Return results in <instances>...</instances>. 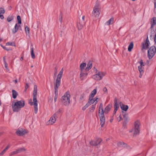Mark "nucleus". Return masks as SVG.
<instances>
[{
	"label": "nucleus",
	"instance_id": "41",
	"mask_svg": "<svg viewBox=\"0 0 156 156\" xmlns=\"http://www.w3.org/2000/svg\"><path fill=\"white\" fill-rule=\"evenodd\" d=\"M18 154V153L17 150H16V151H14L10 153L9 154V155L10 156H12L13 155H14L15 154Z\"/></svg>",
	"mask_w": 156,
	"mask_h": 156
},
{
	"label": "nucleus",
	"instance_id": "50",
	"mask_svg": "<svg viewBox=\"0 0 156 156\" xmlns=\"http://www.w3.org/2000/svg\"><path fill=\"white\" fill-rule=\"evenodd\" d=\"M154 12L155 13H156V0H154Z\"/></svg>",
	"mask_w": 156,
	"mask_h": 156
},
{
	"label": "nucleus",
	"instance_id": "53",
	"mask_svg": "<svg viewBox=\"0 0 156 156\" xmlns=\"http://www.w3.org/2000/svg\"><path fill=\"white\" fill-rule=\"evenodd\" d=\"M127 123V122H124L123 123L122 126L123 127H124V128H125V127H126Z\"/></svg>",
	"mask_w": 156,
	"mask_h": 156
},
{
	"label": "nucleus",
	"instance_id": "5",
	"mask_svg": "<svg viewBox=\"0 0 156 156\" xmlns=\"http://www.w3.org/2000/svg\"><path fill=\"white\" fill-rule=\"evenodd\" d=\"M140 122L138 120H137L135 122L134 128V132L133 133L134 136H136L139 134L140 131Z\"/></svg>",
	"mask_w": 156,
	"mask_h": 156
},
{
	"label": "nucleus",
	"instance_id": "30",
	"mask_svg": "<svg viewBox=\"0 0 156 156\" xmlns=\"http://www.w3.org/2000/svg\"><path fill=\"white\" fill-rule=\"evenodd\" d=\"M18 153H20L21 152L24 151H26V149L24 147L20 148L16 150Z\"/></svg>",
	"mask_w": 156,
	"mask_h": 156
},
{
	"label": "nucleus",
	"instance_id": "47",
	"mask_svg": "<svg viewBox=\"0 0 156 156\" xmlns=\"http://www.w3.org/2000/svg\"><path fill=\"white\" fill-rule=\"evenodd\" d=\"M95 100L94 101V99H92V100H91V101H88V102L89 103V104L90 105L91 104H92L94 102H95Z\"/></svg>",
	"mask_w": 156,
	"mask_h": 156
},
{
	"label": "nucleus",
	"instance_id": "60",
	"mask_svg": "<svg viewBox=\"0 0 156 156\" xmlns=\"http://www.w3.org/2000/svg\"><path fill=\"white\" fill-rule=\"evenodd\" d=\"M10 147V146L9 145L7 146L4 149L6 151Z\"/></svg>",
	"mask_w": 156,
	"mask_h": 156
},
{
	"label": "nucleus",
	"instance_id": "48",
	"mask_svg": "<svg viewBox=\"0 0 156 156\" xmlns=\"http://www.w3.org/2000/svg\"><path fill=\"white\" fill-rule=\"evenodd\" d=\"M103 90L105 94H107V89L106 87H105L103 88Z\"/></svg>",
	"mask_w": 156,
	"mask_h": 156
},
{
	"label": "nucleus",
	"instance_id": "51",
	"mask_svg": "<svg viewBox=\"0 0 156 156\" xmlns=\"http://www.w3.org/2000/svg\"><path fill=\"white\" fill-rule=\"evenodd\" d=\"M29 87V86L28 83H27L26 84V86L25 87V90H24L26 92V91L27 89Z\"/></svg>",
	"mask_w": 156,
	"mask_h": 156
},
{
	"label": "nucleus",
	"instance_id": "57",
	"mask_svg": "<svg viewBox=\"0 0 156 156\" xmlns=\"http://www.w3.org/2000/svg\"><path fill=\"white\" fill-rule=\"evenodd\" d=\"M93 97H94L92 96H91L90 95V96H89V98L88 99V101H91V100H92V99H93Z\"/></svg>",
	"mask_w": 156,
	"mask_h": 156
},
{
	"label": "nucleus",
	"instance_id": "15",
	"mask_svg": "<svg viewBox=\"0 0 156 156\" xmlns=\"http://www.w3.org/2000/svg\"><path fill=\"white\" fill-rule=\"evenodd\" d=\"M117 145L118 147H120L122 146L124 147H126L127 148L129 147V146L128 145L126 144L124 142H118Z\"/></svg>",
	"mask_w": 156,
	"mask_h": 156
},
{
	"label": "nucleus",
	"instance_id": "11",
	"mask_svg": "<svg viewBox=\"0 0 156 156\" xmlns=\"http://www.w3.org/2000/svg\"><path fill=\"white\" fill-rule=\"evenodd\" d=\"M121 109L123 111H126L129 108L128 106L126 105H125L121 102L119 103Z\"/></svg>",
	"mask_w": 156,
	"mask_h": 156
},
{
	"label": "nucleus",
	"instance_id": "2",
	"mask_svg": "<svg viewBox=\"0 0 156 156\" xmlns=\"http://www.w3.org/2000/svg\"><path fill=\"white\" fill-rule=\"evenodd\" d=\"M25 105V101L23 100L18 101L16 102L14 105H12V108L14 112H19L21 108L24 107Z\"/></svg>",
	"mask_w": 156,
	"mask_h": 156
},
{
	"label": "nucleus",
	"instance_id": "35",
	"mask_svg": "<svg viewBox=\"0 0 156 156\" xmlns=\"http://www.w3.org/2000/svg\"><path fill=\"white\" fill-rule=\"evenodd\" d=\"M17 19L19 24H21V20L20 16L18 15L17 17Z\"/></svg>",
	"mask_w": 156,
	"mask_h": 156
},
{
	"label": "nucleus",
	"instance_id": "49",
	"mask_svg": "<svg viewBox=\"0 0 156 156\" xmlns=\"http://www.w3.org/2000/svg\"><path fill=\"white\" fill-rule=\"evenodd\" d=\"M57 69L56 67H55V71H54V75L55 76H56V75L57 74Z\"/></svg>",
	"mask_w": 156,
	"mask_h": 156
},
{
	"label": "nucleus",
	"instance_id": "6",
	"mask_svg": "<svg viewBox=\"0 0 156 156\" xmlns=\"http://www.w3.org/2000/svg\"><path fill=\"white\" fill-rule=\"evenodd\" d=\"M99 4L98 3H97L93 9V11L92 12V14L93 16L96 17H98L100 14L99 12Z\"/></svg>",
	"mask_w": 156,
	"mask_h": 156
},
{
	"label": "nucleus",
	"instance_id": "9",
	"mask_svg": "<svg viewBox=\"0 0 156 156\" xmlns=\"http://www.w3.org/2000/svg\"><path fill=\"white\" fill-rule=\"evenodd\" d=\"M150 44V41L148 40V36L147 37V39L146 40L145 42H143L142 43L143 47H142V50L145 49L147 50L149 48V46Z\"/></svg>",
	"mask_w": 156,
	"mask_h": 156
},
{
	"label": "nucleus",
	"instance_id": "55",
	"mask_svg": "<svg viewBox=\"0 0 156 156\" xmlns=\"http://www.w3.org/2000/svg\"><path fill=\"white\" fill-rule=\"evenodd\" d=\"M4 63L5 67L6 69H7L9 70L8 68V64L6 62H5Z\"/></svg>",
	"mask_w": 156,
	"mask_h": 156
},
{
	"label": "nucleus",
	"instance_id": "45",
	"mask_svg": "<svg viewBox=\"0 0 156 156\" xmlns=\"http://www.w3.org/2000/svg\"><path fill=\"white\" fill-rule=\"evenodd\" d=\"M85 97V94H83L81 95L80 96V101H82L83 99Z\"/></svg>",
	"mask_w": 156,
	"mask_h": 156
},
{
	"label": "nucleus",
	"instance_id": "32",
	"mask_svg": "<svg viewBox=\"0 0 156 156\" xmlns=\"http://www.w3.org/2000/svg\"><path fill=\"white\" fill-rule=\"evenodd\" d=\"M85 75V73H84V70H80V77L81 80H83V78L82 77Z\"/></svg>",
	"mask_w": 156,
	"mask_h": 156
},
{
	"label": "nucleus",
	"instance_id": "39",
	"mask_svg": "<svg viewBox=\"0 0 156 156\" xmlns=\"http://www.w3.org/2000/svg\"><path fill=\"white\" fill-rule=\"evenodd\" d=\"M95 105H92V107L90 108V112H93L94 111V110L95 109Z\"/></svg>",
	"mask_w": 156,
	"mask_h": 156
},
{
	"label": "nucleus",
	"instance_id": "26",
	"mask_svg": "<svg viewBox=\"0 0 156 156\" xmlns=\"http://www.w3.org/2000/svg\"><path fill=\"white\" fill-rule=\"evenodd\" d=\"M133 42H131L128 46V51H132V50L133 49Z\"/></svg>",
	"mask_w": 156,
	"mask_h": 156
},
{
	"label": "nucleus",
	"instance_id": "18",
	"mask_svg": "<svg viewBox=\"0 0 156 156\" xmlns=\"http://www.w3.org/2000/svg\"><path fill=\"white\" fill-rule=\"evenodd\" d=\"M62 77V76L58 75V77L56 80L55 84L60 85L61 83V79Z\"/></svg>",
	"mask_w": 156,
	"mask_h": 156
},
{
	"label": "nucleus",
	"instance_id": "12",
	"mask_svg": "<svg viewBox=\"0 0 156 156\" xmlns=\"http://www.w3.org/2000/svg\"><path fill=\"white\" fill-rule=\"evenodd\" d=\"M151 29H152L153 28L154 26L156 24V17H154L151 19Z\"/></svg>",
	"mask_w": 156,
	"mask_h": 156
},
{
	"label": "nucleus",
	"instance_id": "22",
	"mask_svg": "<svg viewBox=\"0 0 156 156\" xmlns=\"http://www.w3.org/2000/svg\"><path fill=\"white\" fill-rule=\"evenodd\" d=\"M60 85L55 84L54 87L55 89V96H58V88Z\"/></svg>",
	"mask_w": 156,
	"mask_h": 156
},
{
	"label": "nucleus",
	"instance_id": "36",
	"mask_svg": "<svg viewBox=\"0 0 156 156\" xmlns=\"http://www.w3.org/2000/svg\"><path fill=\"white\" fill-rule=\"evenodd\" d=\"M90 105L89 104V103L87 102L86 104V105L83 107V108H82V110L83 111H84Z\"/></svg>",
	"mask_w": 156,
	"mask_h": 156
},
{
	"label": "nucleus",
	"instance_id": "17",
	"mask_svg": "<svg viewBox=\"0 0 156 156\" xmlns=\"http://www.w3.org/2000/svg\"><path fill=\"white\" fill-rule=\"evenodd\" d=\"M92 67V63L90 61H89L87 65V67L85 69V71H89Z\"/></svg>",
	"mask_w": 156,
	"mask_h": 156
},
{
	"label": "nucleus",
	"instance_id": "61",
	"mask_svg": "<svg viewBox=\"0 0 156 156\" xmlns=\"http://www.w3.org/2000/svg\"><path fill=\"white\" fill-rule=\"evenodd\" d=\"M10 147V146L9 145L7 146L4 149L6 151Z\"/></svg>",
	"mask_w": 156,
	"mask_h": 156
},
{
	"label": "nucleus",
	"instance_id": "40",
	"mask_svg": "<svg viewBox=\"0 0 156 156\" xmlns=\"http://www.w3.org/2000/svg\"><path fill=\"white\" fill-rule=\"evenodd\" d=\"M5 12V10L2 7L0 8V15L4 14Z\"/></svg>",
	"mask_w": 156,
	"mask_h": 156
},
{
	"label": "nucleus",
	"instance_id": "44",
	"mask_svg": "<svg viewBox=\"0 0 156 156\" xmlns=\"http://www.w3.org/2000/svg\"><path fill=\"white\" fill-rule=\"evenodd\" d=\"M59 20L61 23L62 22V14L61 12L59 15Z\"/></svg>",
	"mask_w": 156,
	"mask_h": 156
},
{
	"label": "nucleus",
	"instance_id": "46",
	"mask_svg": "<svg viewBox=\"0 0 156 156\" xmlns=\"http://www.w3.org/2000/svg\"><path fill=\"white\" fill-rule=\"evenodd\" d=\"M13 17L12 16H9L7 18V20L8 22H10L11 20H13Z\"/></svg>",
	"mask_w": 156,
	"mask_h": 156
},
{
	"label": "nucleus",
	"instance_id": "25",
	"mask_svg": "<svg viewBox=\"0 0 156 156\" xmlns=\"http://www.w3.org/2000/svg\"><path fill=\"white\" fill-rule=\"evenodd\" d=\"M98 73L93 76V78L95 80H99L101 79V77H100Z\"/></svg>",
	"mask_w": 156,
	"mask_h": 156
},
{
	"label": "nucleus",
	"instance_id": "24",
	"mask_svg": "<svg viewBox=\"0 0 156 156\" xmlns=\"http://www.w3.org/2000/svg\"><path fill=\"white\" fill-rule=\"evenodd\" d=\"M31 46L32 47L31 48V55L32 58L34 59L35 58V55L34 51V48L33 47V45L31 43Z\"/></svg>",
	"mask_w": 156,
	"mask_h": 156
},
{
	"label": "nucleus",
	"instance_id": "14",
	"mask_svg": "<svg viewBox=\"0 0 156 156\" xmlns=\"http://www.w3.org/2000/svg\"><path fill=\"white\" fill-rule=\"evenodd\" d=\"M16 133L19 136H22L25 135L27 133L25 131H21L20 130H18L16 132Z\"/></svg>",
	"mask_w": 156,
	"mask_h": 156
},
{
	"label": "nucleus",
	"instance_id": "4",
	"mask_svg": "<svg viewBox=\"0 0 156 156\" xmlns=\"http://www.w3.org/2000/svg\"><path fill=\"white\" fill-rule=\"evenodd\" d=\"M156 52V48L154 46H151L148 50L147 56L150 59L152 58Z\"/></svg>",
	"mask_w": 156,
	"mask_h": 156
},
{
	"label": "nucleus",
	"instance_id": "1",
	"mask_svg": "<svg viewBox=\"0 0 156 156\" xmlns=\"http://www.w3.org/2000/svg\"><path fill=\"white\" fill-rule=\"evenodd\" d=\"M37 87L36 85H34V90L33 93V101L32 102L31 99H30L29 100V103L31 106L33 105H34V111L35 114H37V112L38 108H37Z\"/></svg>",
	"mask_w": 156,
	"mask_h": 156
},
{
	"label": "nucleus",
	"instance_id": "29",
	"mask_svg": "<svg viewBox=\"0 0 156 156\" xmlns=\"http://www.w3.org/2000/svg\"><path fill=\"white\" fill-rule=\"evenodd\" d=\"M86 66L85 63H83L81 64L80 66V70H84L83 69L84 67Z\"/></svg>",
	"mask_w": 156,
	"mask_h": 156
},
{
	"label": "nucleus",
	"instance_id": "7",
	"mask_svg": "<svg viewBox=\"0 0 156 156\" xmlns=\"http://www.w3.org/2000/svg\"><path fill=\"white\" fill-rule=\"evenodd\" d=\"M98 115L100 118V124L101 127H103L104 125L105 122V117L104 113H100V110H99Z\"/></svg>",
	"mask_w": 156,
	"mask_h": 156
},
{
	"label": "nucleus",
	"instance_id": "20",
	"mask_svg": "<svg viewBox=\"0 0 156 156\" xmlns=\"http://www.w3.org/2000/svg\"><path fill=\"white\" fill-rule=\"evenodd\" d=\"M122 112V115L123 116V117L124 118V122H128L129 121V119H128L127 114H126L125 112H124L123 111Z\"/></svg>",
	"mask_w": 156,
	"mask_h": 156
},
{
	"label": "nucleus",
	"instance_id": "27",
	"mask_svg": "<svg viewBox=\"0 0 156 156\" xmlns=\"http://www.w3.org/2000/svg\"><path fill=\"white\" fill-rule=\"evenodd\" d=\"M100 110V113H104V110L103 108V104L102 103H100L99 106V110Z\"/></svg>",
	"mask_w": 156,
	"mask_h": 156
},
{
	"label": "nucleus",
	"instance_id": "31",
	"mask_svg": "<svg viewBox=\"0 0 156 156\" xmlns=\"http://www.w3.org/2000/svg\"><path fill=\"white\" fill-rule=\"evenodd\" d=\"M97 89L95 88L94 89L91 93L90 95L93 97H94L95 95L97 93Z\"/></svg>",
	"mask_w": 156,
	"mask_h": 156
},
{
	"label": "nucleus",
	"instance_id": "28",
	"mask_svg": "<svg viewBox=\"0 0 156 156\" xmlns=\"http://www.w3.org/2000/svg\"><path fill=\"white\" fill-rule=\"evenodd\" d=\"M113 21L114 18H113L112 17L106 22V23L108 25L110 24H112L113 23Z\"/></svg>",
	"mask_w": 156,
	"mask_h": 156
},
{
	"label": "nucleus",
	"instance_id": "38",
	"mask_svg": "<svg viewBox=\"0 0 156 156\" xmlns=\"http://www.w3.org/2000/svg\"><path fill=\"white\" fill-rule=\"evenodd\" d=\"M1 47L5 50L7 51H11L12 50V49L11 48H7L6 47L3 46L2 44H1Z\"/></svg>",
	"mask_w": 156,
	"mask_h": 156
},
{
	"label": "nucleus",
	"instance_id": "63",
	"mask_svg": "<svg viewBox=\"0 0 156 156\" xmlns=\"http://www.w3.org/2000/svg\"><path fill=\"white\" fill-rule=\"evenodd\" d=\"M0 18L2 20L4 18V16L2 15H0Z\"/></svg>",
	"mask_w": 156,
	"mask_h": 156
},
{
	"label": "nucleus",
	"instance_id": "13",
	"mask_svg": "<svg viewBox=\"0 0 156 156\" xmlns=\"http://www.w3.org/2000/svg\"><path fill=\"white\" fill-rule=\"evenodd\" d=\"M85 23V22H82V21H80L79 23L77 24V27L79 30H80L82 28Z\"/></svg>",
	"mask_w": 156,
	"mask_h": 156
},
{
	"label": "nucleus",
	"instance_id": "59",
	"mask_svg": "<svg viewBox=\"0 0 156 156\" xmlns=\"http://www.w3.org/2000/svg\"><path fill=\"white\" fill-rule=\"evenodd\" d=\"M10 147V146L9 145L7 146L4 149L6 151Z\"/></svg>",
	"mask_w": 156,
	"mask_h": 156
},
{
	"label": "nucleus",
	"instance_id": "56",
	"mask_svg": "<svg viewBox=\"0 0 156 156\" xmlns=\"http://www.w3.org/2000/svg\"><path fill=\"white\" fill-rule=\"evenodd\" d=\"M6 152L5 150H3L1 153H0V155H3Z\"/></svg>",
	"mask_w": 156,
	"mask_h": 156
},
{
	"label": "nucleus",
	"instance_id": "33",
	"mask_svg": "<svg viewBox=\"0 0 156 156\" xmlns=\"http://www.w3.org/2000/svg\"><path fill=\"white\" fill-rule=\"evenodd\" d=\"M6 46L11 45L12 46H14L15 47L16 46L15 43L13 42H8L6 43Z\"/></svg>",
	"mask_w": 156,
	"mask_h": 156
},
{
	"label": "nucleus",
	"instance_id": "23",
	"mask_svg": "<svg viewBox=\"0 0 156 156\" xmlns=\"http://www.w3.org/2000/svg\"><path fill=\"white\" fill-rule=\"evenodd\" d=\"M114 107L115 109H116L117 110L118 108H119V105L117 103V99L116 98H115L114 99Z\"/></svg>",
	"mask_w": 156,
	"mask_h": 156
},
{
	"label": "nucleus",
	"instance_id": "10",
	"mask_svg": "<svg viewBox=\"0 0 156 156\" xmlns=\"http://www.w3.org/2000/svg\"><path fill=\"white\" fill-rule=\"evenodd\" d=\"M57 117V114L56 113H55L53 115V116L50 118V120L48 121V122L51 123V124H52L55 123Z\"/></svg>",
	"mask_w": 156,
	"mask_h": 156
},
{
	"label": "nucleus",
	"instance_id": "3",
	"mask_svg": "<svg viewBox=\"0 0 156 156\" xmlns=\"http://www.w3.org/2000/svg\"><path fill=\"white\" fill-rule=\"evenodd\" d=\"M70 95L69 92L67 91L64 94V96L62 97V103L65 106L68 105L70 103Z\"/></svg>",
	"mask_w": 156,
	"mask_h": 156
},
{
	"label": "nucleus",
	"instance_id": "43",
	"mask_svg": "<svg viewBox=\"0 0 156 156\" xmlns=\"http://www.w3.org/2000/svg\"><path fill=\"white\" fill-rule=\"evenodd\" d=\"M139 63L140 64V66L142 67H143L145 66V64L144 63L143 60L142 59H141L140 61L139 62Z\"/></svg>",
	"mask_w": 156,
	"mask_h": 156
},
{
	"label": "nucleus",
	"instance_id": "54",
	"mask_svg": "<svg viewBox=\"0 0 156 156\" xmlns=\"http://www.w3.org/2000/svg\"><path fill=\"white\" fill-rule=\"evenodd\" d=\"M63 68L61 70V71H60V72H59V73L58 75H61V76H62V73H63Z\"/></svg>",
	"mask_w": 156,
	"mask_h": 156
},
{
	"label": "nucleus",
	"instance_id": "37",
	"mask_svg": "<svg viewBox=\"0 0 156 156\" xmlns=\"http://www.w3.org/2000/svg\"><path fill=\"white\" fill-rule=\"evenodd\" d=\"M138 70L140 74L143 73L144 72V70H143V68L142 67L139 66Z\"/></svg>",
	"mask_w": 156,
	"mask_h": 156
},
{
	"label": "nucleus",
	"instance_id": "52",
	"mask_svg": "<svg viewBox=\"0 0 156 156\" xmlns=\"http://www.w3.org/2000/svg\"><path fill=\"white\" fill-rule=\"evenodd\" d=\"M94 100L95 101V104H94L95 105H96V104L98 103V100H99V99L98 98H97V97H95V98H94Z\"/></svg>",
	"mask_w": 156,
	"mask_h": 156
},
{
	"label": "nucleus",
	"instance_id": "58",
	"mask_svg": "<svg viewBox=\"0 0 156 156\" xmlns=\"http://www.w3.org/2000/svg\"><path fill=\"white\" fill-rule=\"evenodd\" d=\"M154 44L156 45V32L154 37Z\"/></svg>",
	"mask_w": 156,
	"mask_h": 156
},
{
	"label": "nucleus",
	"instance_id": "8",
	"mask_svg": "<svg viewBox=\"0 0 156 156\" xmlns=\"http://www.w3.org/2000/svg\"><path fill=\"white\" fill-rule=\"evenodd\" d=\"M102 140L101 138H98L96 139V140H91L90 142V144L93 146H96L99 144L102 141Z\"/></svg>",
	"mask_w": 156,
	"mask_h": 156
},
{
	"label": "nucleus",
	"instance_id": "62",
	"mask_svg": "<svg viewBox=\"0 0 156 156\" xmlns=\"http://www.w3.org/2000/svg\"><path fill=\"white\" fill-rule=\"evenodd\" d=\"M58 96H55L54 101L55 102L57 100V98H58Z\"/></svg>",
	"mask_w": 156,
	"mask_h": 156
},
{
	"label": "nucleus",
	"instance_id": "21",
	"mask_svg": "<svg viewBox=\"0 0 156 156\" xmlns=\"http://www.w3.org/2000/svg\"><path fill=\"white\" fill-rule=\"evenodd\" d=\"M12 97L13 98L16 99L18 95V93L14 90H12Z\"/></svg>",
	"mask_w": 156,
	"mask_h": 156
},
{
	"label": "nucleus",
	"instance_id": "34",
	"mask_svg": "<svg viewBox=\"0 0 156 156\" xmlns=\"http://www.w3.org/2000/svg\"><path fill=\"white\" fill-rule=\"evenodd\" d=\"M30 28L27 26H26L25 27V31L26 33L27 34H28L30 32Z\"/></svg>",
	"mask_w": 156,
	"mask_h": 156
},
{
	"label": "nucleus",
	"instance_id": "64",
	"mask_svg": "<svg viewBox=\"0 0 156 156\" xmlns=\"http://www.w3.org/2000/svg\"><path fill=\"white\" fill-rule=\"evenodd\" d=\"M117 110L114 109V112H113V114L114 115L116 113V112Z\"/></svg>",
	"mask_w": 156,
	"mask_h": 156
},
{
	"label": "nucleus",
	"instance_id": "19",
	"mask_svg": "<svg viewBox=\"0 0 156 156\" xmlns=\"http://www.w3.org/2000/svg\"><path fill=\"white\" fill-rule=\"evenodd\" d=\"M20 27V25H18L17 23H16L15 26L14 28L12 30L13 34L16 33L18 31L19 27Z\"/></svg>",
	"mask_w": 156,
	"mask_h": 156
},
{
	"label": "nucleus",
	"instance_id": "16",
	"mask_svg": "<svg viewBox=\"0 0 156 156\" xmlns=\"http://www.w3.org/2000/svg\"><path fill=\"white\" fill-rule=\"evenodd\" d=\"M111 108V106L110 105H108L105 108L104 110V113L106 114L108 113V112L110 111Z\"/></svg>",
	"mask_w": 156,
	"mask_h": 156
},
{
	"label": "nucleus",
	"instance_id": "42",
	"mask_svg": "<svg viewBox=\"0 0 156 156\" xmlns=\"http://www.w3.org/2000/svg\"><path fill=\"white\" fill-rule=\"evenodd\" d=\"M98 73L99 74V75L100 77H101V79H102L103 76H104L105 74V73L103 72H98Z\"/></svg>",
	"mask_w": 156,
	"mask_h": 156
}]
</instances>
